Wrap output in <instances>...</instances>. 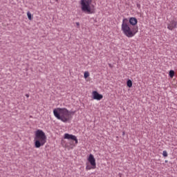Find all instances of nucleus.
<instances>
[{"instance_id":"7","label":"nucleus","mask_w":177,"mask_h":177,"mask_svg":"<svg viewBox=\"0 0 177 177\" xmlns=\"http://www.w3.org/2000/svg\"><path fill=\"white\" fill-rule=\"evenodd\" d=\"M177 28V21L176 19H173L169 21V23L167 24V28L169 30H173L174 28Z\"/></svg>"},{"instance_id":"18","label":"nucleus","mask_w":177,"mask_h":177,"mask_svg":"<svg viewBox=\"0 0 177 177\" xmlns=\"http://www.w3.org/2000/svg\"><path fill=\"white\" fill-rule=\"evenodd\" d=\"M124 134V132H123V135Z\"/></svg>"},{"instance_id":"15","label":"nucleus","mask_w":177,"mask_h":177,"mask_svg":"<svg viewBox=\"0 0 177 177\" xmlns=\"http://www.w3.org/2000/svg\"><path fill=\"white\" fill-rule=\"evenodd\" d=\"M26 97H30V94H26Z\"/></svg>"},{"instance_id":"5","label":"nucleus","mask_w":177,"mask_h":177,"mask_svg":"<svg viewBox=\"0 0 177 177\" xmlns=\"http://www.w3.org/2000/svg\"><path fill=\"white\" fill-rule=\"evenodd\" d=\"M87 160L88 161V162L86 163V170H91V169H94L96 168V162H95V159L94 158V156L92 154H90L88 156V158L87 159Z\"/></svg>"},{"instance_id":"8","label":"nucleus","mask_w":177,"mask_h":177,"mask_svg":"<svg viewBox=\"0 0 177 177\" xmlns=\"http://www.w3.org/2000/svg\"><path fill=\"white\" fill-rule=\"evenodd\" d=\"M93 98L96 100H101L103 98V95L99 94L97 91H93L92 93Z\"/></svg>"},{"instance_id":"12","label":"nucleus","mask_w":177,"mask_h":177,"mask_svg":"<svg viewBox=\"0 0 177 177\" xmlns=\"http://www.w3.org/2000/svg\"><path fill=\"white\" fill-rule=\"evenodd\" d=\"M127 86L129 87V88H131L133 85L132 82L130 80H129L127 81Z\"/></svg>"},{"instance_id":"6","label":"nucleus","mask_w":177,"mask_h":177,"mask_svg":"<svg viewBox=\"0 0 177 177\" xmlns=\"http://www.w3.org/2000/svg\"><path fill=\"white\" fill-rule=\"evenodd\" d=\"M64 138L66 140H74L76 145L78 143V139L77 138V136H73L72 134L65 133L64 135Z\"/></svg>"},{"instance_id":"14","label":"nucleus","mask_w":177,"mask_h":177,"mask_svg":"<svg viewBox=\"0 0 177 177\" xmlns=\"http://www.w3.org/2000/svg\"><path fill=\"white\" fill-rule=\"evenodd\" d=\"M162 155H163V156H165V157H167V156H168L167 152L166 151H164L162 152Z\"/></svg>"},{"instance_id":"10","label":"nucleus","mask_w":177,"mask_h":177,"mask_svg":"<svg viewBox=\"0 0 177 177\" xmlns=\"http://www.w3.org/2000/svg\"><path fill=\"white\" fill-rule=\"evenodd\" d=\"M27 16H28V20L32 19V15H31V12H30V11L27 12Z\"/></svg>"},{"instance_id":"11","label":"nucleus","mask_w":177,"mask_h":177,"mask_svg":"<svg viewBox=\"0 0 177 177\" xmlns=\"http://www.w3.org/2000/svg\"><path fill=\"white\" fill-rule=\"evenodd\" d=\"M90 74L88 71L84 72V79H87L89 77Z\"/></svg>"},{"instance_id":"1","label":"nucleus","mask_w":177,"mask_h":177,"mask_svg":"<svg viewBox=\"0 0 177 177\" xmlns=\"http://www.w3.org/2000/svg\"><path fill=\"white\" fill-rule=\"evenodd\" d=\"M137 24L138 20L135 17H131L129 20L124 19L121 25L122 33L128 38L133 37L138 32V28L132 26H135Z\"/></svg>"},{"instance_id":"3","label":"nucleus","mask_w":177,"mask_h":177,"mask_svg":"<svg viewBox=\"0 0 177 177\" xmlns=\"http://www.w3.org/2000/svg\"><path fill=\"white\" fill-rule=\"evenodd\" d=\"M80 5L83 12L88 15H93L95 12V8L92 4V0H80Z\"/></svg>"},{"instance_id":"2","label":"nucleus","mask_w":177,"mask_h":177,"mask_svg":"<svg viewBox=\"0 0 177 177\" xmlns=\"http://www.w3.org/2000/svg\"><path fill=\"white\" fill-rule=\"evenodd\" d=\"M75 112L69 111L67 109L57 108L53 110L55 117L63 122H68L73 120Z\"/></svg>"},{"instance_id":"4","label":"nucleus","mask_w":177,"mask_h":177,"mask_svg":"<svg viewBox=\"0 0 177 177\" xmlns=\"http://www.w3.org/2000/svg\"><path fill=\"white\" fill-rule=\"evenodd\" d=\"M34 143L36 149H39L45 145V133L44 131L37 129L35 131Z\"/></svg>"},{"instance_id":"13","label":"nucleus","mask_w":177,"mask_h":177,"mask_svg":"<svg viewBox=\"0 0 177 177\" xmlns=\"http://www.w3.org/2000/svg\"><path fill=\"white\" fill-rule=\"evenodd\" d=\"M174 75H175V73H174V71H169V77H170L171 78H173L174 76Z\"/></svg>"},{"instance_id":"9","label":"nucleus","mask_w":177,"mask_h":177,"mask_svg":"<svg viewBox=\"0 0 177 177\" xmlns=\"http://www.w3.org/2000/svg\"><path fill=\"white\" fill-rule=\"evenodd\" d=\"M61 144L62 145L63 147L66 148H68V143H66V141L64 140H61Z\"/></svg>"},{"instance_id":"16","label":"nucleus","mask_w":177,"mask_h":177,"mask_svg":"<svg viewBox=\"0 0 177 177\" xmlns=\"http://www.w3.org/2000/svg\"><path fill=\"white\" fill-rule=\"evenodd\" d=\"M70 145H73V142H69Z\"/></svg>"},{"instance_id":"17","label":"nucleus","mask_w":177,"mask_h":177,"mask_svg":"<svg viewBox=\"0 0 177 177\" xmlns=\"http://www.w3.org/2000/svg\"><path fill=\"white\" fill-rule=\"evenodd\" d=\"M76 25L80 26V23H76Z\"/></svg>"}]
</instances>
